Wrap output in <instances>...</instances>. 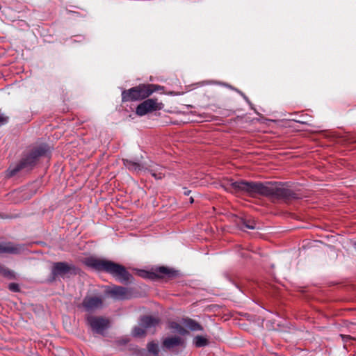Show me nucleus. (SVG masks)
<instances>
[{
	"label": "nucleus",
	"mask_w": 356,
	"mask_h": 356,
	"mask_svg": "<svg viewBox=\"0 0 356 356\" xmlns=\"http://www.w3.org/2000/svg\"><path fill=\"white\" fill-rule=\"evenodd\" d=\"M225 188L232 193L245 195L252 198L266 197L272 200H282L284 202L299 198L296 193L283 187L281 182L262 183L240 179L228 183Z\"/></svg>",
	"instance_id": "nucleus-1"
},
{
	"label": "nucleus",
	"mask_w": 356,
	"mask_h": 356,
	"mask_svg": "<svg viewBox=\"0 0 356 356\" xmlns=\"http://www.w3.org/2000/svg\"><path fill=\"white\" fill-rule=\"evenodd\" d=\"M51 154V148L47 143L29 147L22 153L19 161L15 165L8 168V176L13 177L21 171H32L38 165L41 158L50 157Z\"/></svg>",
	"instance_id": "nucleus-2"
},
{
	"label": "nucleus",
	"mask_w": 356,
	"mask_h": 356,
	"mask_svg": "<svg viewBox=\"0 0 356 356\" xmlns=\"http://www.w3.org/2000/svg\"><path fill=\"white\" fill-rule=\"evenodd\" d=\"M83 264L97 271L111 275L121 283L127 284L131 282L134 279L133 275L124 266L111 260L89 257L85 258Z\"/></svg>",
	"instance_id": "nucleus-3"
},
{
	"label": "nucleus",
	"mask_w": 356,
	"mask_h": 356,
	"mask_svg": "<svg viewBox=\"0 0 356 356\" xmlns=\"http://www.w3.org/2000/svg\"><path fill=\"white\" fill-rule=\"evenodd\" d=\"M164 87L152 83H140L129 89L122 91V102H131L143 101L151 96L154 92L163 90Z\"/></svg>",
	"instance_id": "nucleus-4"
},
{
	"label": "nucleus",
	"mask_w": 356,
	"mask_h": 356,
	"mask_svg": "<svg viewBox=\"0 0 356 356\" xmlns=\"http://www.w3.org/2000/svg\"><path fill=\"white\" fill-rule=\"evenodd\" d=\"M81 271V269L74 264H69L65 261L54 262L51 267L48 282H54L58 277L69 279L71 276L79 275Z\"/></svg>",
	"instance_id": "nucleus-5"
},
{
	"label": "nucleus",
	"mask_w": 356,
	"mask_h": 356,
	"mask_svg": "<svg viewBox=\"0 0 356 356\" xmlns=\"http://www.w3.org/2000/svg\"><path fill=\"white\" fill-rule=\"evenodd\" d=\"M138 275L145 279L156 280L160 279H165L172 280L177 278L179 275L178 270L170 268L166 266H160L152 271L140 270Z\"/></svg>",
	"instance_id": "nucleus-6"
},
{
	"label": "nucleus",
	"mask_w": 356,
	"mask_h": 356,
	"mask_svg": "<svg viewBox=\"0 0 356 356\" xmlns=\"http://www.w3.org/2000/svg\"><path fill=\"white\" fill-rule=\"evenodd\" d=\"M164 104L159 102L156 98H147L143 100L136 108V114L138 116H144L148 113L162 110Z\"/></svg>",
	"instance_id": "nucleus-7"
},
{
	"label": "nucleus",
	"mask_w": 356,
	"mask_h": 356,
	"mask_svg": "<svg viewBox=\"0 0 356 356\" xmlns=\"http://www.w3.org/2000/svg\"><path fill=\"white\" fill-rule=\"evenodd\" d=\"M86 323L92 331L97 334H103L110 325V321L108 318L92 315L86 317Z\"/></svg>",
	"instance_id": "nucleus-8"
},
{
	"label": "nucleus",
	"mask_w": 356,
	"mask_h": 356,
	"mask_svg": "<svg viewBox=\"0 0 356 356\" xmlns=\"http://www.w3.org/2000/svg\"><path fill=\"white\" fill-rule=\"evenodd\" d=\"M102 305L103 298L102 296H86L79 307H82L85 311L90 312L101 308Z\"/></svg>",
	"instance_id": "nucleus-9"
},
{
	"label": "nucleus",
	"mask_w": 356,
	"mask_h": 356,
	"mask_svg": "<svg viewBox=\"0 0 356 356\" xmlns=\"http://www.w3.org/2000/svg\"><path fill=\"white\" fill-rule=\"evenodd\" d=\"M161 320L158 317L145 315L140 317L139 325L143 327L151 334L156 333V327L160 324Z\"/></svg>",
	"instance_id": "nucleus-10"
},
{
	"label": "nucleus",
	"mask_w": 356,
	"mask_h": 356,
	"mask_svg": "<svg viewBox=\"0 0 356 356\" xmlns=\"http://www.w3.org/2000/svg\"><path fill=\"white\" fill-rule=\"evenodd\" d=\"M24 250L21 244H16L11 241L0 243V254H19Z\"/></svg>",
	"instance_id": "nucleus-11"
},
{
	"label": "nucleus",
	"mask_w": 356,
	"mask_h": 356,
	"mask_svg": "<svg viewBox=\"0 0 356 356\" xmlns=\"http://www.w3.org/2000/svg\"><path fill=\"white\" fill-rule=\"evenodd\" d=\"M184 339L179 336L165 337L162 341V348L168 350L175 347L184 346Z\"/></svg>",
	"instance_id": "nucleus-12"
},
{
	"label": "nucleus",
	"mask_w": 356,
	"mask_h": 356,
	"mask_svg": "<svg viewBox=\"0 0 356 356\" xmlns=\"http://www.w3.org/2000/svg\"><path fill=\"white\" fill-rule=\"evenodd\" d=\"M109 293L113 298L118 300H128L131 298V290L121 286H115L110 290Z\"/></svg>",
	"instance_id": "nucleus-13"
},
{
	"label": "nucleus",
	"mask_w": 356,
	"mask_h": 356,
	"mask_svg": "<svg viewBox=\"0 0 356 356\" xmlns=\"http://www.w3.org/2000/svg\"><path fill=\"white\" fill-rule=\"evenodd\" d=\"M147 353L152 356H159L160 350L159 344L154 341L149 342L147 344Z\"/></svg>",
	"instance_id": "nucleus-14"
},
{
	"label": "nucleus",
	"mask_w": 356,
	"mask_h": 356,
	"mask_svg": "<svg viewBox=\"0 0 356 356\" xmlns=\"http://www.w3.org/2000/svg\"><path fill=\"white\" fill-rule=\"evenodd\" d=\"M145 170L149 172L156 179H161L165 177V173L163 172V168L162 167L157 168L156 169L152 168H145Z\"/></svg>",
	"instance_id": "nucleus-15"
},
{
	"label": "nucleus",
	"mask_w": 356,
	"mask_h": 356,
	"mask_svg": "<svg viewBox=\"0 0 356 356\" xmlns=\"http://www.w3.org/2000/svg\"><path fill=\"white\" fill-rule=\"evenodd\" d=\"M186 325L192 331H202L203 327L196 321L187 318L185 321Z\"/></svg>",
	"instance_id": "nucleus-16"
},
{
	"label": "nucleus",
	"mask_w": 356,
	"mask_h": 356,
	"mask_svg": "<svg viewBox=\"0 0 356 356\" xmlns=\"http://www.w3.org/2000/svg\"><path fill=\"white\" fill-rule=\"evenodd\" d=\"M124 164L130 170L140 171L143 170V167L139 163L134 162L131 160H124Z\"/></svg>",
	"instance_id": "nucleus-17"
},
{
	"label": "nucleus",
	"mask_w": 356,
	"mask_h": 356,
	"mask_svg": "<svg viewBox=\"0 0 356 356\" xmlns=\"http://www.w3.org/2000/svg\"><path fill=\"white\" fill-rule=\"evenodd\" d=\"M209 340L203 336L197 335L193 339V344L197 348L205 347L209 345Z\"/></svg>",
	"instance_id": "nucleus-18"
},
{
	"label": "nucleus",
	"mask_w": 356,
	"mask_h": 356,
	"mask_svg": "<svg viewBox=\"0 0 356 356\" xmlns=\"http://www.w3.org/2000/svg\"><path fill=\"white\" fill-rule=\"evenodd\" d=\"M238 225L241 229L247 228L249 229H254L256 228V223L254 220L241 218Z\"/></svg>",
	"instance_id": "nucleus-19"
},
{
	"label": "nucleus",
	"mask_w": 356,
	"mask_h": 356,
	"mask_svg": "<svg viewBox=\"0 0 356 356\" xmlns=\"http://www.w3.org/2000/svg\"><path fill=\"white\" fill-rule=\"evenodd\" d=\"M147 333V332L145 330V329L140 325L134 327L132 330L133 337L136 338L145 337Z\"/></svg>",
	"instance_id": "nucleus-20"
},
{
	"label": "nucleus",
	"mask_w": 356,
	"mask_h": 356,
	"mask_svg": "<svg viewBox=\"0 0 356 356\" xmlns=\"http://www.w3.org/2000/svg\"><path fill=\"white\" fill-rule=\"evenodd\" d=\"M0 274L1 275H3V277H6V278H8L10 280H15L16 277H15V273L7 268H5L4 266L0 265Z\"/></svg>",
	"instance_id": "nucleus-21"
},
{
	"label": "nucleus",
	"mask_w": 356,
	"mask_h": 356,
	"mask_svg": "<svg viewBox=\"0 0 356 356\" xmlns=\"http://www.w3.org/2000/svg\"><path fill=\"white\" fill-rule=\"evenodd\" d=\"M170 328L176 330L181 334H185L186 333L188 332L187 330L184 327H183L180 324L174 321L170 323Z\"/></svg>",
	"instance_id": "nucleus-22"
},
{
	"label": "nucleus",
	"mask_w": 356,
	"mask_h": 356,
	"mask_svg": "<svg viewBox=\"0 0 356 356\" xmlns=\"http://www.w3.org/2000/svg\"><path fill=\"white\" fill-rule=\"evenodd\" d=\"M340 337L341 338L342 341H343L344 343V348L346 349H347V343L353 341V340H356L355 338L351 337L350 335H346V334H341L340 335Z\"/></svg>",
	"instance_id": "nucleus-23"
},
{
	"label": "nucleus",
	"mask_w": 356,
	"mask_h": 356,
	"mask_svg": "<svg viewBox=\"0 0 356 356\" xmlns=\"http://www.w3.org/2000/svg\"><path fill=\"white\" fill-rule=\"evenodd\" d=\"M8 289L12 292L18 293L20 292L21 289L19 285L17 283H10L8 286Z\"/></svg>",
	"instance_id": "nucleus-24"
},
{
	"label": "nucleus",
	"mask_w": 356,
	"mask_h": 356,
	"mask_svg": "<svg viewBox=\"0 0 356 356\" xmlns=\"http://www.w3.org/2000/svg\"><path fill=\"white\" fill-rule=\"evenodd\" d=\"M135 353L137 356H147V351L144 348L137 349Z\"/></svg>",
	"instance_id": "nucleus-25"
},
{
	"label": "nucleus",
	"mask_w": 356,
	"mask_h": 356,
	"mask_svg": "<svg viewBox=\"0 0 356 356\" xmlns=\"http://www.w3.org/2000/svg\"><path fill=\"white\" fill-rule=\"evenodd\" d=\"M8 117L4 116L3 114L0 115V127L6 124L8 122Z\"/></svg>",
	"instance_id": "nucleus-26"
},
{
	"label": "nucleus",
	"mask_w": 356,
	"mask_h": 356,
	"mask_svg": "<svg viewBox=\"0 0 356 356\" xmlns=\"http://www.w3.org/2000/svg\"><path fill=\"white\" fill-rule=\"evenodd\" d=\"M191 191L190 190H188L186 188H184V195H189V194L191 193Z\"/></svg>",
	"instance_id": "nucleus-27"
},
{
	"label": "nucleus",
	"mask_w": 356,
	"mask_h": 356,
	"mask_svg": "<svg viewBox=\"0 0 356 356\" xmlns=\"http://www.w3.org/2000/svg\"><path fill=\"white\" fill-rule=\"evenodd\" d=\"M189 200L191 203H193L194 202V200L192 197H191Z\"/></svg>",
	"instance_id": "nucleus-28"
},
{
	"label": "nucleus",
	"mask_w": 356,
	"mask_h": 356,
	"mask_svg": "<svg viewBox=\"0 0 356 356\" xmlns=\"http://www.w3.org/2000/svg\"><path fill=\"white\" fill-rule=\"evenodd\" d=\"M225 85L226 86H227V87L230 88H232V87L231 86L228 85V84H225Z\"/></svg>",
	"instance_id": "nucleus-29"
}]
</instances>
